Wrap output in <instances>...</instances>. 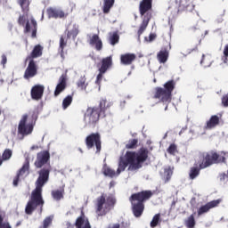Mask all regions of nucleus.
I'll list each match as a JSON object with an SVG mask.
<instances>
[{"instance_id": "obj_1", "label": "nucleus", "mask_w": 228, "mask_h": 228, "mask_svg": "<svg viewBox=\"0 0 228 228\" xmlns=\"http://www.w3.org/2000/svg\"><path fill=\"white\" fill-rule=\"evenodd\" d=\"M148 158L149 150L146 148H141L137 152L126 151L125 155L119 158L117 172L110 167L104 166L103 174L107 177H118L127 167L129 172H135V170H140V168H142V164L145 163Z\"/></svg>"}, {"instance_id": "obj_2", "label": "nucleus", "mask_w": 228, "mask_h": 228, "mask_svg": "<svg viewBox=\"0 0 228 228\" xmlns=\"http://www.w3.org/2000/svg\"><path fill=\"white\" fill-rule=\"evenodd\" d=\"M39 176L36 181V189L32 191L30 200H28L26 208L25 213L27 215H32L35 209L40 206H44V198H42V188L44 185L47 184L49 181V169H41L39 172Z\"/></svg>"}, {"instance_id": "obj_3", "label": "nucleus", "mask_w": 228, "mask_h": 228, "mask_svg": "<svg viewBox=\"0 0 228 228\" xmlns=\"http://www.w3.org/2000/svg\"><path fill=\"white\" fill-rule=\"evenodd\" d=\"M152 197V191H143L138 193L132 194L130 198V201L132 204V209L134 216L137 218L142 216L143 213V201L149 200V198Z\"/></svg>"}, {"instance_id": "obj_4", "label": "nucleus", "mask_w": 228, "mask_h": 228, "mask_svg": "<svg viewBox=\"0 0 228 228\" xmlns=\"http://www.w3.org/2000/svg\"><path fill=\"white\" fill-rule=\"evenodd\" d=\"M106 100H101L100 102V112L97 108H88L85 114V122L88 126H94L96 122H99V117H106Z\"/></svg>"}, {"instance_id": "obj_5", "label": "nucleus", "mask_w": 228, "mask_h": 228, "mask_svg": "<svg viewBox=\"0 0 228 228\" xmlns=\"http://www.w3.org/2000/svg\"><path fill=\"white\" fill-rule=\"evenodd\" d=\"M174 88H175V81L174 80H169L164 84V88H156L155 98L166 104L165 110H167L168 103L172 101V92H174Z\"/></svg>"}, {"instance_id": "obj_6", "label": "nucleus", "mask_w": 228, "mask_h": 228, "mask_svg": "<svg viewBox=\"0 0 228 228\" xmlns=\"http://www.w3.org/2000/svg\"><path fill=\"white\" fill-rule=\"evenodd\" d=\"M203 161L200 164V168L204 169L208 168V167H211V165H215L216 163H226L225 157H220L216 152H208L203 154Z\"/></svg>"}, {"instance_id": "obj_7", "label": "nucleus", "mask_w": 228, "mask_h": 228, "mask_svg": "<svg viewBox=\"0 0 228 228\" xmlns=\"http://www.w3.org/2000/svg\"><path fill=\"white\" fill-rule=\"evenodd\" d=\"M116 200L113 195H110L107 199L104 195H102L97 199V212L101 215H104L107 211L111 209L112 206H115Z\"/></svg>"}, {"instance_id": "obj_8", "label": "nucleus", "mask_w": 228, "mask_h": 228, "mask_svg": "<svg viewBox=\"0 0 228 228\" xmlns=\"http://www.w3.org/2000/svg\"><path fill=\"white\" fill-rule=\"evenodd\" d=\"M34 127L35 124H33V122H28V115L22 116L18 126V133L21 136L20 140H22L24 136H28V134H31Z\"/></svg>"}, {"instance_id": "obj_9", "label": "nucleus", "mask_w": 228, "mask_h": 228, "mask_svg": "<svg viewBox=\"0 0 228 228\" xmlns=\"http://www.w3.org/2000/svg\"><path fill=\"white\" fill-rule=\"evenodd\" d=\"M169 8L175 10V12H179V8H185L188 12H191L195 5H193L192 0H172Z\"/></svg>"}, {"instance_id": "obj_10", "label": "nucleus", "mask_w": 228, "mask_h": 228, "mask_svg": "<svg viewBox=\"0 0 228 228\" xmlns=\"http://www.w3.org/2000/svg\"><path fill=\"white\" fill-rule=\"evenodd\" d=\"M87 149H92L94 145L96 147V152H101V135L99 134H91L86 139Z\"/></svg>"}, {"instance_id": "obj_11", "label": "nucleus", "mask_w": 228, "mask_h": 228, "mask_svg": "<svg viewBox=\"0 0 228 228\" xmlns=\"http://www.w3.org/2000/svg\"><path fill=\"white\" fill-rule=\"evenodd\" d=\"M51 159V153L48 151H40L37 155V159L35 161V167L37 168H42L44 165Z\"/></svg>"}, {"instance_id": "obj_12", "label": "nucleus", "mask_w": 228, "mask_h": 228, "mask_svg": "<svg viewBox=\"0 0 228 228\" xmlns=\"http://www.w3.org/2000/svg\"><path fill=\"white\" fill-rule=\"evenodd\" d=\"M29 162H26L22 167L20 169L19 173L17 174L16 177L13 180V186H19V181L20 179H25L28 177V175L29 174Z\"/></svg>"}, {"instance_id": "obj_13", "label": "nucleus", "mask_w": 228, "mask_h": 228, "mask_svg": "<svg viewBox=\"0 0 228 228\" xmlns=\"http://www.w3.org/2000/svg\"><path fill=\"white\" fill-rule=\"evenodd\" d=\"M88 37V43L91 47H94L96 51H102V40H101V37H99V35L94 34L87 35Z\"/></svg>"}, {"instance_id": "obj_14", "label": "nucleus", "mask_w": 228, "mask_h": 228, "mask_svg": "<svg viewBox=\"0 0 228 228\" xmlns=\"http://www.w3.org/2000/svg\"><path fill=\"white\" fill-rule=\"evenodd\" d=\"M45 87L42 85H36L31 88L30 95L34 101H40L44 97Z\"/></svg>"}, {"instance_id": "obj_15", "label": "nucleus", "mask_w": 228, "mask_h": 228, "mask_svg": "<svg viewBox=\"0 0 228 228\" xmlns=\"http://www.w3.org/2000/svg\"><path fill=\"white\" fill-rule=\"evenodd\" d=\"M35 76H37V63H35V61L30 60L25 70L24 77L25 79H29L30 77H35Z\"/></svg>"}, {"instance_id": "obj_16", "label": "nucleus", "mask_w": 228, "mask_h": 228, "mask_svg": "<svg viewBox=\"0 0 228 228\" xmlns=\"http://www.w3.org/2000/svg\"><path fill=\"white\" fill-rule=\"evenodd\" d=\"M220 204V200H212L206 205L201 206L198 210V216L204 215V213H208L209 209H213V208H216Z\"/></svg>"}, {"instance_id": "obj_17", "label": "nucleus", "mask_w": 228, "mask_h": 228, "mask_svg": "<svg viewBox=\"0 0 228 228\" xmlns=\"http://www.w3.org/2000/svg\"><path fill=\"white\" fill-rule=\"evenodd\" d=\"M65 88H67V78L65 77V75H61L59 78V83L55 87L54 96L58 97Z\"/></svg>"}, {"instance_id": "obj_18", "label": "nucleus", "mask_w": 228, "mask_h": 228, "mask_svg": "<svg viewBox=\"0 0 228 228\" xmlns=\"http://www.w3.org/2000/svg\"><path fill=\"white\" fill-rule=\"evenodd\" d=\"M47 14L49 19H63V17H65V12L61 9L56 8L47 9Z\"/></svg>"}, {"instance_id": "obj_19", "label": "nucleus", "mask_w": 228, "mask_h": 228, "mask_svg": "<svg viewBox=\"0 0 228 228\" xmlns=\"http://www.w3.org/2000/svg\"><path fill=\"white\" fill-rule=\"evenodd\" d=\"M26 33H32V38L37 37V20L35 19H31L30 21H27L25 27Z\"/></svg>"}, {"instance_id": "obj_20", "label": "nucleus", "mask_w": 228, "mask_h": 228, "mask_svg": "<svg viewBox=\"0 0 228 228\" xmlns=\"http://www.w3.org/2000/svg\"><path fill=\"white\" fill-rule=\"evenodd\" d=\"M152 8V0H142L140 4L139 10L142 16L145 15Z\"/></svg>"}, {"instance_id": "obj_21", "label": "nucleus", "mask_w": 228, "mask_h": 228, "mask_svg": "<svg viewBox=\"0 0 228 228\" xmlns=\"http://www.w3.org/2000/svg\"><path fill=\"white\" fill-rule=\"evenodd\" d=\"M136 60V54L125 53L120 56V61L122 65H131Z\"/></svg>"}, {"instance_id": "obj_22", "label": "nucleus", "mask_w": 228, "mask_h": 228, "mask_svg": "<svg viewBox=\"0 0 228 228\" xmlns=\"http://www.w3.org/2000/svg\"><path fill=\"white\" fill-rule=\"evenodd\" d=\"M75 227L77 228H92L90 225V221L85 216H79L75 223Z\"/></svg>"}, {"instance_id": "obj_23", "label": "nucleus", "mask_w": 228, "mask_h": 228, "mask_svg": "<svg viewBox=\"0 0 228 228\" xmlns=\"http://www.w3.org/2000/svg\"><path fill=\"white\" fill-rule=\"evenodd\" d=\"M168 50L167 48H161L157 54V60L159 63H167L168 61Z\"/></svg>"}, {"instance_id": "obj_24", "label": "nucleus", "mask_w": 228, "mask_h": 228, "mask_svg": "<svg viewBox=\"0 0 228 228\" xmlns=\"http://www.w3.org/2000/svg\"><path fill=\"white\" fill-rule=\"evenodd\" d=\"M112 63L113 61L111 59V56L102 59V66L99 69V72H106L108 69H110V66L112 65Z\"/></svg>"}, {"instance_id": "obj_25", "label": "nucleus", "mask_w": 228, "mask_h": 228, "mask_svg": "<svg viewBox=\"0 0 228 228\" xmlns=\"http://www.w3.org/2000/svg\"><path fill=\"white\" fill-rule=\"evenodd\" d=\"M220 123V118L218 116L214 115L210 118V119L207 122V129H213V127H216Z\"/></svg>"}, {"instance_id": "obj_26", "label": "nucleus", "mask_w": 228, "mask_h": 228, "mask_svg": "<svg viewBox=\"0 0 228 228\" xmlns=\"http://www.w3.org/2000/svg\"><path fill=\"white\" fill-rule=\"evenodd\" d=\"M109 37V42L110 45H116L118 44V40H120V37L118 36V32H110Z\"/></svg>"}, {"instance_id": "obj_27", "label": "nucleus", "mask_w": 228, "mask_h": 228, "mask_svg": "<svg viewBox=\"0 0 228 228\" xmlns=\"http://www.w3.org/2000/svg\"><path fill=\"white\" fill-rule=\"evenodd\" d=\"M200 169L201 168L198 167H191L189 173L190 179H197V177H199V175H200Z\"/></svg>"}, {"instance_id": "obj_28", "label": "nucleus", "mask_w": 228, "mask_h": 228, "mask_svg": "<svg viewBox=\"0 0 228 228\" xmlns=\"http://www.w3.org/2000/svg\"><path fill=\"white\" fill-rule=\"evenodd\" d=\"M115 4V0H104L103 3V13H110V10Z\"/></svg>"}, {"instance_id": "obj_29", "label": "nucleus", "mask_w": 228, "mask_h": 228, "mask_svg": "<svg viewBox=\"0 0 228 228\" xmlns=\"http://www.w3.org/2000/svg\"><path fill=\"white\" fill-rule=\"evenodd\" d=\"M173 174H174V171L172 167H164V179L166 183H168L170 181Z\"/></svg>"}, {"instance_id": "obj_30", "label": "nucleus", "mask_w": 228, "mask_h": 228, "mask_svg": "<svg viewBox=\"0 0 228 228\" xmlns=\"http://www.w3.org/2000/svg\"><path fill=\"white\" fill-rule=\"evenodd\" d=\"M149 18H144L140 28L138 30V36H142L143 34V31H145V29H147V26H149Z\"/></svg>"}, {"instance_id": "obj_31", "label": "nucleus", "mask_w": 228, "mask_h": 228, "mask_svg": "<svg viewBox=\"0 0 228 228\" xmlns=\"http://www.w3.org/2000/svg\"><path fill=\"white\" fill-rule=\"evenodd\" d=\"M77 86H78V88H80V90H86V87L88 86V83H86V77H81L77 83Z\"/></svg>"}, {"instance_id": "obj_32", "label": "nucleus", "mask_w": 228, "mask_h": 228, "mask_svg": "<svg viewBox=\"0 0 228 228\" xmlns=\"http://www.w3.org/2000/svg\"><path fill=\"white\" fill-rule=\"evenodd\" d=\"M52 197L53 200H61L63 199V190L52 191Z\"/></svg>"}, {"instance_id": "obj_33", "label": "nucleus", "mask_w": 228, "mask_h": 228, "mask_svg": "<svg viewBox=\"0 0 228 228\" xmlns=\"http://www.w3.org/2000/svg\"><path fill=\"white\" fill-rule=\"evenodd\" d=\"M42 50L43 48L40 45H36L31 53L32 58H38L42 56Z\"/></svg>"}, {"instance_id": "obj_34", "label": "nucleus", "mask_w": 228, "mask_h": 228, "mask_svg": "<svg viewBox=\"0 0 228 228\" xmlns=\"http://www.w3.org/2000/svg\"><path fill=\"white\" fill-rule=\"evenodd\" d=\"M184 224L187 228L195 227V216L191 215L187 219L184 220Z\"/></svg>"}, {"instance_id": "obj_35", "label": "nucleus", "mask_w": 228, "mask_h": 228, "mask_svg": "<svg viewBox=\"0 0 228 228\" xmlns=\"http://www.w3.org/2000/svg\"><path fill=\"white\" fill-rule=\"evenodd\" d=\"M20 6L25 13H28L29 10V0H19L18 1Z\"/></svg>"}, {"instance_id": "obj_36", "label": "nucleus", "mask_w": 228, "mask_h": 228, "mask_svg": "<svg viewBox=\"0 0 228 228\" xmlns=\"http://www.w3.org/2000/svg\"><path fill=\"white\" fill-rule=\"evenodd\" d=\"M70 104H72V95H68L62 101V108H63V110H67V108H69V106H70Z\"/></svg>"}, {"instance_id": "obj_37", "label": "nucleus", "mask_w": 228, "mask_h": 228, "mask_svg": "<svg viewBox=\"0 0 228 228\" xmlns=\"http://www.w3.org/2000/svg\"><path fill=\"white\" fill-rule=\"evenodd\" d=\"M67 47V41L63 38V37L60 39V46H59V53H61V56L63 57V49Z\"/></svg>"}, {"instance_id": "obj_38", "label": "nucleus", "mask_w": 228, "mask_h": 228, "mask_svg": "<svg viewBox=\"0 0 228 228\" xmlns=\"http://www.w3.org/2000/svg\"><path fill=\"white\" fill-rule=\"evenodd\" d=\"M161 217L160 214H157L153 216L150 225L151 227L154 228L158 226V224L159 223V218Z\"/></svg>"}, {"instance_id": "obj_39", "label": "nucleus", "mask_w": 228, "mask_h": 228, "mask_svg": "<svg viewBox=\"0 0 228 228\" xmlns=\"http://www.w3.org/2000/svg\"><path fill=\"white\" fill-rule=\"evenodd\" d=\"M167 151L168 154H171V156H175V154H177V145L172 143L169 145Z\"/></svg>"}, {"instance_id": "obj_40", "label": "nucleus", "mask_w": 228, "mask_h": 228, "mask_svg": "<svg viewBox=\"0 0 228 228\" xmlns=\"http://www.w3.org/2000/svg\"><path fill=\"white\" fill-rule=\"evenodd\" d=\"M54 216H47L44 221H43V228H48L51 224H53V219Z\"/></svg>"}, {"instance_id": "obj_41", "label": "nucleus", "mask_w": 228, "mask_h": 228, "mask_svg": "<svg viewBox=\"0 0 228 228\" xmlns=\"http://www.w3.org/2000/svg\"><path fill=\"white\" fill-rule=\"evenodd\" d=\"M12 150L10 149L5 150L2 156L4 161H7V159H10V158H12Z\"/></svg>"}, {"instance_id": "obj_42", "label": "nucleus", "mask_w": 228, "mask_h": 228, "mask_svg": "<svg viewBox=\"0 0 228 228\" xmlns=\"http://www.w3.org/2000/svg\"><path fill=\"white\" fill-rule=\"evenodd\" d=\"M198 136H200V134L195 133V130L190 129L188 133V140H193V138H197Z\"/></svg>"}, {"instance_id": "obj_43", "label": "nucleus", "mask_w": 228, "mask_h": 228, "mask_svg": "<svg viewBox=\"0 0 228 228\" xmlns=\"http://www.w3.org/2000/svg\"><path fill=\"white\" fill-rule=\"evenodd\" d=\"M78 33L79 30L77 29V28H74L70 32H68V38H70V37L76 38Z\"/></svg>"}, {"instance_id": "obj_44", "label": "nucleus", "mask_w": 228, "mask_h": 228, "mask_svg": "<svg viewBox=\"0 0 228 228\" xmlns=\"http://www.w3.org/2000/svg\"><path fill=\"white\" fill-rule=\"evenodd\" d=\"M138 143V140L134 139L132 141H129V142L126 145V149H134L136 147V144Z\"/></svg>"}, {"instance_id": "obj_45", "label": "nucleus", "mask_w": 228, "mask_h": 228, "mask_svg": "<svg viewBox=\"0 0 228 228\" xmlns=\"http://www.w3.org/2000/svg\"><path fill=\"white\" fill-rule=\"evenodd\" d=\"M220 182L224 183V184L225 183H228V174H225V173L222 174L220 175Z\"/></svg>"}, {"instance_id": "obj_46", "label": "nucleus", "mask_w": 228, "mask_h": 228, "mask_svg": "<svg viewBox=\"0 0 228 228\" xmlns=\"http://www.w3.org/2000/svg\"><path fill=\"white\" fill-rule=\"evenodd\" d=\"M102 74H106V72L100 71V73L97 75L95 81L96 85H99L101 81H102Z\"/></svg>"}, {"instance_id": "obj_47", "label": "nucleus", "mask_w": 228, "mask_h": 228, "mask_svg": "<svg viewBox=\"0 0 228 228\" xmlns=\"http://www.w3.org/2000/svg\"><path fill=\"white\" fill-rule=\"evenodd\" d=\"M222 104L225 107L228 108V95H224L222 98Z\"/></svg>"}, {"instance_id": "obj_48", "label": "nucleus", "mask_w": 228, "mask_h": 228, "mask_svg": "<svg viewBox=\"0 0 228 228\" xmlns=\"http://www.w3.org/2000/svg\"><path fill=\"white\" fill-rule=\"evenodd\" d=\"M0 228H12V226H10V224H3V217H1V216H0Z\"/></svg>"}, {"instance_id": "obj_49", "label": "nucleus", "mask_w": 228, "mask_h": 228, "mask_svg": "<svg viewBox=\"0 0 228 228\" xmlns=\"http://www.w3.org/2000/svg\"><path fill=\"white\" fill-rule=\"evenodd\" d=\"M8 61V59L6 58L5 54L2 55V61H1V65H3L4 67V65H6V62Z\"/></svg>"}, {"instance_id": "obj_50", "label": "nucleus", "mask_w": 228, "mask_h": 228, "mask_svg": "<svg viewBox=\"0 0 228 228\" xmlns=\"http://www.w3.org/2000/svg\"><path fill=\"white\" fill-rule=\"evenodd\" d=\"M25 22H26V18L24 16H20L19 24H21L22 26H24Z\"/></svg>"}, {"instance_id": "obj_51", "label": "nucleus", "mask_w": 228, "mask_h": 228, "mask_svg": "<svg viewBox=\"0 0 228 228\" xmlns=\"http://www.w3.org/2000/svg\"><path fill=\"white\" fill-rule=\"evenodd\" d=\"M153 40H156V34H150L149 42H153Z\"/></svg>"}, {"instance_id": "obj_52", "label": "nucleus", "mask_w": 228, "mask_h": 228, "mask_svg": "<svg viewBox=\"0 0 228 228\" xmlns=\"http://www.w3.org/2000/svg\"><path fill=\"white\" fill-rule=\"evenodd\" d=\"M224 54L225 56V60H227L228 57V45L224 46Z\"/></svg>"}, {"instance_id": "obj_53", "label": "nucleus", "mask_w": 228, "mask_h": 228, "mask_svg": "<svg viewBox=\"0 0 228 228\" xmlns=\"http://www.w3.org/2000/svg\"><path fill=\"white\" fill-rule=\"evenodd\" d=\"M186 129H188V127H183L182 129H181V131L179 132V136H181V134H183V133H184V131L186 130Z\"/></svg>"}, {"instance_id": "obj_54", "label": "nucleus", "mask_w": 228, "mask_h": 228, "mask_svg": "<svg viewBox=\"0 0 228 228\" xmlns=\"http://www.w3.org/2000/svg\"><path fill=\"white\" fill-rule=\"evenodd\" d=\"M35 149H38V146L34 145V146L31 147V151H35Z\"/></svg>"}, {"instance_id": "obj_55", "label": "nucleus", "mask_w": 228, "mask_h": 228, "mask_svg": "<svg viewBox=\"0 0 228 228\" xmlns=\"http://www.w3.org/2000/svg\"><path fill=\"white\" fill-rule=\"evenodd\" d=\"M206 55H202V60H201V61H200V63H201V65H202V63H204V57H205Z\"/></svg>"}, {"instance_id": "obj_56", "label": "nucleus", "mask_w": 228, "mask_h": 228, "mask_svg": "<svg viewBox=\"0 0 228 228\" xmlns=\"http://www.w3.org/2000/svg\"><path fill=\"white\" fill-rule=\"evenodd\" d=\"M78 151H79V152H81V154H83V149L78 148Z\"/></svg>"}, {"instance_id": "obj_57", "label": "nucleus", "mask_w": 228, "mask_h": 228, "mask_svg": "<svg viewBox=\"0 0 228 228\" xmlns=\"http://www.w3.org/2000/svg\"><path fill=\"white\" fill-rule=\"evenodd\" d=\"M1 165H3V160L0 159V167H1Z\"/></svg>"}, {"instance_id": "obj_58", "label": "nucleus", "mask_w": 228, "mask_h": 228, "mask_svg": "<svg viewBox=\"0 0 228 228\" xmlns=\"http://www.w3.org/2000/svg\"><path fill=\"white\" fill-rule=\"evenodd\" d=\"M208 30H206V31H205V35H208Z\"/></svg>"}, {"instance_id": "obj_59", "label": "nucleus", "mask_w": 228, "mask_h": 228, "mask_svg": "<svg viewBox=\"0 0 228 228\" xmlns=\"http://www.w3.org/2000/svg\"><path fill=\"white\" fill-rule=\"evenodd\" d=\"M17 225H20V223H17Z\"/></svg>"}, {"instance_id": "obj_60", "label": "nucleus", "mask_w": 228, "mask_h": 228, "mask_svg": "<svg viewBox=\"0 0 228 228\" xmlns=\"http://www.w3.org/2000/svg\"><path fill=\"white\" fill-rule=\"evenodd\" d=\"M42 19H44V14H42Z\"/></svg>"}, {"instance_id": "obj_61", "label": "nucleus", "mask_w": 228, "mask_h": 228, "mask_svg": "<svg viewBox=\"0 0 228 228\" xmlns=\"http://www.w3.org/2000/svg\"><path fill=\"white\" fill-rule=\"evenodd\" d=\"M0 115H1V110H0Z\"/></svg>"}]
</instances>
